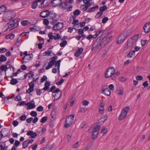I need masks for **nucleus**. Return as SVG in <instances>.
Instances as JSON below:
<instances>
[{"label": "nucleus", "instance_id": "nucleus-1", "mask_svg": "<svg viewBox=\"0 0 150 150\" xmlns=\"http://www.w3.org/2000/svg\"><path fill=\"white\" fill-rule=\"evenodd\" d=\"M105 33L102 34L100 35L94 42L91 48V50H95L97 51L100 50L102 47L106 45L104 40V38L106 37Z\"/></svg>", "mask_w": 150, "mask_h": 150}, {"label": "nucleus", "instance_id": "nucleus-2", "mask_svg": "<svg viewBox=\"0 0 150 150\" xmlns=\"http://www.w3.org/2000/svg\"><path fill=\"white\" fill-rule=\"evenodd\" d=\"M129 110V106L126 107L122 109L118 117V120H121L124 118L127 115V113Z\"/></svg>", "mask_w": 150, "mask_h": 150}, {"label": "nucleus", "instance_id": "nucleus-3", "mask_svg": "<svg viewBox=\"0 0 150 150\" xmlns=\"http://www.w3.org/2000/svg\"><path fill=\"white\" fill-rule=\"evenodd\" d=\"M129 35L127 32H126L121 34L118 38L116 42L117 44L121 43L122 42L124 41L127 38V37Z\"/></svg>", "mask_w": 150, "mask_h": 150}, {"label": "nucleus", "instance_id": "nucleus-4", "mask_svg": "<svg viewBox=\"0 0 150 150\" xmlns=\"http://www.w3.org/2000/svg\"><path fill=\"white\" fill-rule=\"evenodd\" d=\"M115 69L113 67L108 68L105 74V76L106 78H109L114 75Z\"/></svg>", "mask_w": 150, "mask_h": 150}, {"label": "nucleus", "instance_id": "nucleus-5", "mask_svg": "<svg viewBox=\"0 0 150 150\" xmlns=\"http://www.w3.org/2000/svg\"><path fill=\"white\" fill-rule=\"evenodd\" d=\"M100 126L98 125L95 127L93 131L92 138L93 139H95L98 135Z\"/></svg>", "mask_w": 150, "mask_h": 150}, {"label": "nucleus", "instance_id": "nucleus-6", "mask_svg": "<svg viewBox=\"0 0 150 150\" xmlns=\"http://www.w3.org/2000/svg\"><path fill=\"white\" fill-rule=\"evenodd\" d=\"M7 24L8 27V28L9 27V25H10V27L12 28V29L10 30H11L18 26L19 24V22L17 19H14L8 23Z\"/></svg>", "mask_w": 150, "mask_h": 150}, {"label": "nucleus", "instance_id": "nucleus-7", "mask_svg": "<svg viewBox=\"0 0 150 150\" xmlns=\"http://www.w3.org/2000/svg\"><path fill=\"white\" fill-rule=\"evenodd\" d=\"M15 14V13L11 10L7 11L4 14V17L8 20H10L13 18V15Z\"/></svg>", "mask_w": 150, "mask_h": 150}, {"label": "nucleus", "instance_id": "nucleus-8", "mask_svg": "<svg viewBox=\"0 0 150 150\" xmlns=\"http://www.w3.org/2000/svg\"><path fill=\"white\" fill-rule=\"evenodd\" d=\"M64 25L63 23L58 22L55 25H53L52 29L53 30H59L63 28Z\"/></svg>", "mask_w": 150, "mask_h": 150}, {"label": "nucleus", "instance_id": "nucleus-9", "mask_svg": "<svg viewBox=\"0 0 150 150\" xmlns=\"http://www.w3.org/2000/svg\"><path fill=\"white\" fill-rule=\"evenodd\" d=\"M55 93V94L54 96V100H57L60 98L62 94V92L58 88H57L55 91L52 92V93ZM53 96L54 95L52 94Z\"/></svg>", "mask_w": 150, "mask_h": 150}, {"label": "nucleus", "instance_id": "nucleus-10", "mask_svg": "<svg viewBox=\"0 0 150 150\" xmlns=\"http://www.w3.org/2000/svg\"><path fill=\"white\" fill-rule=\"evenodd\" d=\"M27 135L29 136L30 138H34L37 136V134L36 132H34L33 131L30 130L28 132Z\"/></svg>", "mask_w": 150, "mask_h": 150}, {"label": "nucleus", "instance_id": "nucleus-11", "mask_svg": "<svg viewBox=\"0 0 150 150\" xmlns=\"http://www.w3.org/2000/svg\"><path fill=\"white\" fill-rule=\"evenodd\" d=\"M26 105L28 106L27 109H31L35 108V102L33 100L30 102L26 104Z\"/></svg>", "mask_w": 150, "mask_h": 150}, {"label": "nucleus", "instance_id": "nucleus-12", "mask_svg": "<svg viewBox=\"0 0 150 150\" xmlns=\"http://www.w3.org/2000/svg\"><path fill=\"white\" fill-rule=\"evenodd\" d=\"M104 104L102 102H101L99 105V113L101 115L104 113Z\"/></svg>", "mask_w": 150, "mask_h": 150}, {"label": "nucleus", "instance_id": "nucleus-13", "mask_svg": "<svg viewBox=\"0 0 150 150\" xmlns=\"http://www.w3.org/2000/svg\"><path fill=\"white\" fill-rule=\"evenodd\" d=\"M143 29L144 32L147 33L150 31V23H148L144 26Z\"/></svg>", "mask_w": 150, "mask_h": 150}, {"label": "nucleus", "instance_id": "nucleus-14", "mask_svg": "<svg viewBox=\"0 0 150 150\" xmlns=\"http://www.w3.org/2000/svg\"><path fill=\"white\" fill-rule=\"evenodd\" d=\"M49 10H47L44 11L41 13L40 14V16L42 18H45L49 16V13H48Z\"/></svg>", "mask_w": 150, "mask_h": 150}, {"label": "nucleus", "instance_id": "nucleus-15", "mask_svg": "<svg viewBox=\"0 0 150 150\" xmlns=\"http://www.w3.org/2000/svg\"><path fill=\"white\" fill-rule=\"evenodd\" d=\"M83 49V48H79L74 53V56L77 57L80 55L82 53Z\"/></svg>", "mask_w": 150, "mask_h": 150}, {"label": "nucleus", "instance_id": "nucleus-16", "mask_svg": "<svg viewBox=\"0 0 150 150\" xmlns=\"http://www.w3.org/2000/svg\"><path fill=\"white\" fill-rule=\"evenodd\" d=\"M62 1L58 0H53L51 1V4L53 6L56 7Z\"/></svg>", "mask_w": 150, "mask_h": 150}, {"label": "nucleus", "instance_id": "nucleus-17", "mask_svg": "<svg viewBox=\"0 0 150 150\" xmlns=\"http://www.w3.org/2000/svg\"><path fill=\"white\" fill-rule=\"evenodd\" d=\"M0 133H2L4 136H7L10 133V130L8 129L4 128L2 129L0 131Z\"/></svg>", "mask_w": 150, "mask_h": 150}, {"label": "nucleus", "instance_id": "nucleus-18", "mask_svg": "<svg viewBox=\"0 0 150 150\" xmlns=\"http://www.w3.org/2000/svg\"><path fill=\"white\" fill-rule=\"evenodd\" d=\"M139 37L138 34L135 35H134L132 36L131 38V39H129L127 41V42L129 44V42H131V43H133V42L132 41V40H136Z\"/></svg>", "mask_w": 150, "mask_h": 150}, {"label": "nucleus", "instance_id": "nucleus-19", "mask_svg": "<svg viewBox=\"0 0 150 150\" xmlns=\"http://www.w3.org/2000/svg\"><path fill=\"white\" fill-rule=\"evenodd\" d=\"M48 13H49V16L50 17V19H53L55 18L57 14L56 13H54L53 11H49L48 12Z\"/></svg>", "mask_w": 150, "mask_h": 150}, {"label": "nucleus", "instance_id": "nucleus-20", "mask_svg": "<svg viewBox=\"0 0 150 150\" xmlns=\"http://www.w3.org/2000/svg\"><path fill=\"white\" fill-rule=\"evenodd\" d=\"M72 122L69 121L68 118H67L66 120L65 123L64 125V127L66 128H67L70 127L71 125Z\"/></svg>", "mask_w": 150, "mask_h": 150}, {"label": "nucleus", "instance_id": "nucleus-21", "mask_svg": "<svg viewBox=\"0 0 150 150\" xmlns=\"http://www.w3.org/2000/svg\"><path fill=\"white\" fill-rule=\"evenodd\" d=\"M50 85V82L48 81H46L45 83V87L43 88V89L45 91H46L49 90V86Z\"/></svg>", "mask_w": 150, "mask_h": 150}, {"label": "nucleus", "instance_id": "nucleus-22", "mask_svg": "<svg viewBox=\"0 0 150 150\" xmlns=\"http://www.w3.org/2000/svg\"><path fill=\"white\" fill-rule=\"evenodd\" d=\"M102 93L107 96H109L111 93L110 90L108 88H106L103 90Z\"/></svg>", "mask_w": 150, "mask_h": 150}, {"label": "nucleus", "instance_id": "nucleus-23", "mask_svg": "<svg viewBox=\"0 0 150 150\" xmlns=\"http://www.w3.org/2000/svg\"><path fill=\"white\" fill-rule=\"evenodd\" d=\"M13 75L11 76V80L10 83L12 85H15L18 83V81L16 79L12 78V77H13Z\"/></svg>", "mask_w": 150, "mask_h": 150}, {"label": "nucleus", "instance_id": "nucleus-24", "mask_svg": "<svg viewBox=\"0 0 150 150\" xmlns=\"http://www.w3.org/2000/svg\"><path fill=\"white\" fill-rule=\"evenodd\" d=\"M53 148L52 145L47 144L43 148L42 150H52Z\"/></svg>", "mask_w": 150, "mask_h": 150}, {"label": "nucleus", "instance_id": "nucleus-25", "mask_svg": "<svg viewBox=\"0 0 150 150\" xmlns=\"http://www.w3.org/2000/svg\"><path fill=\"white\" fill-rule=\"evenodd\" d=\"M28 55L25 56L22 58V60H23L22 62V63L23 64L24 63H26L28 62L29 60Z\"/></svg>", "mask_w": 150, "mask_h": 150}, {"label": "nucleus", "instance_id": "nucleus-26", "mask_svg": "<svg viewBox=\"0 0 150 150\" xmlns=\"http://www.w3.org/2000/svg\"><path fill=\"white\" fill-rule=\"evenodd\" d=\"M14 37V35L13 33L9 34L5 36V38L6 39H13Z\"/></svg>", "mask_w": 150, "mask_h": 150}, {"label": "nucleus", "instance_id": "nucleus-27", "mask_svg": "<svg viewBox=\"0 0 150 150\" xmlns=\"http://www.w3.org/2000/svg\"><path fill=\"white\" fill-rule=\"evenodd\" d=\"M7 58L4 55L1 54L0 57V62H4L6 61Z\"/></svg>", "mask_w": 150, "mask_h": 150}, {"label": "nucleus", "instance_id": "nucleus-28", "mask_svg": "<svg viewBox=\"0 0 150 150\" xmlns=\"http://www.w3.org/2000/svg\"><path fill=\"white\" fill-rule=\"evenodd\" d=\"M92 0H83L84 3L88 5V6L89 7L91 5V2Z\"/></svg>", "mask_w": 150, "mask_h": 150}, {"label": "nucleus", "instance_id": "nucleus-29", "mask_svg": "<svg viewBox=\"0 0 150 150\" xmlns=\"http://www.w3.org/2000/svg\"><path fill=\"white\" fill-rule=\"evenodd\" d=\"M8 69L6 65L1 66L0 67V69L1 71H6Z\"/></svg>", "mask_w": 150, "mask_h": 150}, {"label": "nucleus", "instance_id": "nucleus-30", "mask_svg": "<svg viewBox=\"0 0 150 150\" xmlns=\"http://www.w3.org/2000/svg\"><path fill=\"white\" fill-rule=\"evenodd\" d=\"M38 6V2H36L35 0V1H33V2L32 4L31 5V8L33 9H34L37 7Z\"/></svg>", "mask_w": 150, "mask_h": 150}, {"label": "nucleus", "instance_id": "nucleus-31", "mask_svg": "<svg viewBox=\"0 0 150 150\" xmlns=\"http://www.w3.org/2000/svg\"><path fill=\"white\" fill-rule=\"evenodd\" d=\"M6 6L3 5L0 6V14L2 12H4L6 10Z\"/></svg>", "mask_w": 150, "mask_h": 150}, {"label": "nucleus", "instance_id": "nucleus-32", "mask_svg": "<svg viewBox=\"0 0 150 150\" xmlns=\"http://www.w3.org/2000/svg\"><path fill=\"white\" fill-rule=\"evenodd\" d=\"M74 115H69L67 118H68L69 120V121L70 122H73V120H74Z\"/></svg>", "mask_w": 150, "mask_h": 150}, {"label": "nucleus", "instance_id": "nucleus-33", "mask_svg": "<svg viewBox=\"0 0 150 150\" xmlns=\"http://www.w3.org/2000/svg\"><path fill=\"white\" fill-rule=\"evenodd\" d=\"M29 144H28V141L26 140L23 142L22 143V145L23 148L25 149L28 146Z\"/></svg>", "mask_w": 150, "mask_h": 150}, {"label": "nucleus", "instance_id": "nucleus-34", "mask_svg": "<svg viewBox=\"0 0 150 150\" xmlns=\"http://www.w3.org/2000/svg\"><path fill=\"white\" fill-rule=\"evenodd\" d=\"M105 35H106V34H105ZM112 38V37L111 36L110 37H108L106 38V37L104 38V40H105V41L106 45L108 43L109 41Z\"/></svg>", "mask_w": 150, "mask_h": 150}, {"label": "nucleus", "instance_id": "nucleus-35", "mask_svg": "<svg viewBox=\"0 0 150 150\" xmlns=\"http://www.w3.org/2000/svg\"><path fill=\"white\" fill-rule=\"evenodd\" d=\"M116 93L119 95H122L123 94V89L121 88L118 89L116 90Z\"/></svg>", "mask_w": 150, "mask_h": 150}, {"label": "nucleus", "instance_id": "nucleus-36", "mask_svg": "<svg viewBox=\"0 0 150 150\" xmlns=\"http://www.w3.org/2000/svg\"><path fill=\"white\" fill-rule=\"evenodd\" d=\"M44 2L45 1H44V0L42 2L40 5L38 6V7L39 8H43L45 7H46L47 6V5H46V4H45Z\"/></svg>", "mask_w": 150, "mask_h": 150}, {"label": "nucleus", "instance_id": "nucleus-37", "mask_svg": "<svg viewBox=\"0 0 150 150\" xmlns=\"http://www.w3.org/2000/svg\"><path fill=\"white\" fill-rule=\"evenodd\" d=\"M81 13V11L79 9L76 10L73 12V14L75 16H78Z\"/></svg>", "mask_w": 150, "mask_h": 150}, {"label": "nucleus", "instance_id": "nucleus-38", "mask_svg": "<svg viewBox=\"0 0 150 150\" xmlns=\"http://www.w3.org/2000/svg\"><path fill=\"white\" fill-rule=\"evenodd\" d=\"M48 119V117L47 116H45L43 117L40 120V122L41 123H45L47 121Z\"/></svg>", "mask_w": 150, "mask_h": 150}, {"label": "nucleus", "instance_id": "nucleus-39", "mask_svg": "<svg viewBox=\"0 0 150 150\" xmlns=\"http://www.w3.org/2000/svg\"><path fill=\"white\" fill-rule=\"evenodd\" d=\"M67 44V41L65 40H64L60 44V45L61 47H64Z\"/></svg>", "mask_w": 150, "mask_h": 150}, {"label": "nucleus", "instance_id": "nucleus-40", "mask_svg": "<svg viewBox=\"0 0 150 150\" xmlns=\"http://www.w3.org/2000/svg\"><path fill=\"white\" fill-rule=\"evenodd\" d=\"M107 6L106 5H105L103 6L100 8V12L104 11L107 9Z\"/></svg>", "mask_w": 150, "mask_h": 150}, {"label": "nucleus", "instance_id": "nucleus-41", "mask_svg": "<svg viewBox=\"0 0 150 150\" xmlns=\"http://www.w3.org/2000/svg\"><path fill=\"white\" fill-rule=\"evenodd\" d=\"M134 53H135V51L134 50L130 51L127 54V56L128 57H131L132 56V55Z\"/></svg>", "mask_w": 150, "mask_h": 150}, {"label": "nucleus", "instance_id": "nucleus-42", "mask_svg": "<svg viewBox=\"0 0 150 150\" xmlns=\"http://www.w3.org/2000/svg\"><path fill=\"white\" fill-rule=\"evenodd\" d=\"M103 14L102 12H100V11H98L97 14L95 16V17L96 18H98L100 17Z\"/></svg>", "mask_w": 150, "mask_h": 150}, {"label": "nucleus", "instance_id": "nucleus-43", "mask_svg": "<svg viewBox=\"0 0 150 150\" xmlns=\"http://www.w3.org/2000/svg\"><path fill=\"white\" fill-rule=\"evenodd\" d=\"M38 29H36L35 28L32 27L30 28V29L31 31L35 32L36 31H38L40 30V28L39 27L38 28Z\"/></svg>", "mask_w": 150, "mask_h": 150}, {"label": "nucleus", "instance_id": "nucleus-44", "mask_svg": "<svg viewBox=\"0 0 150 150\" xmlns=\"http://www.w3.org/2000/svg\"><path fill=\"white\" fill-rule=\"evenodd\" d=\"M51 52L52 51L51 50L46 51L43 53V55L49 56L50 55Z\"/></svg>", "mask_w": 150, "mask_h": 150}, {"label": "nucleus", "instance_id": "nucleus-45", "mask_svg": "<svg viewBox=\"0 0 150 150\" xmlns=\"http://www.w3.org/2000/svg\"><path fill=\"white\" fill-rule=\"evenodd\" d=\"M49 23V21L48 19H45L43 20V23L45 25H48Z\"/></svg>", "mask_w": 150, "mask_h": 150}, {"label": "nucleus", "instance_id": "nucleus-46", "mask_svg": "<svg viewBox=\"0 0 150 150\" xmlns=\"http://www.w3.org/2000/svg\"><path fill=\"white\" fill-rule=\"evenodd\" d=\"M3 143L4 144V146H3L2 144L0 145V147L1 148V150H6L7 149H5V147L6 145L5 142H4Z\"/></svg>", "mask_w": 150, "mask_h": 150}, {"label": "nucleus", "instance_id": "nucleus-47", "mask_svg": "<svg viewBox=\"0 0 150 150\" xmlns=\"http://www.w3.org/2000/svg\"><path fill=\"white\" fill-rule=\"evenodd\" d=\"M27 118V116L26 115H22L20 117L19 119L21 121H23L25 120Z\"/></svg>", "mask_w": 150, "mask_h": 150}, {"label": "nucleus", "instance_id": "nucleus-48", "mask_svg": "<svg viewBox=\"0 0 150 150\" xmlns=\"http://www.w3.org/2000/svg\"><path fill=\"white\" fill-rule=\"evenodd\" d=\"M30 115L33 117H36L37 115V114L36 112L35 111H32L30 113Z\"/></svg>", "mask_w": 150, "mask_h": 150}, {"label": "nucleus", "instance_id": "nucleus-49", "mask_svg": "<svg viewBox=\"0 0 150 150\" xmlns=\"http://www.w3.org/2000/svg\"><path fill=\"white\" fill-rule=\"evenodd\" d=\"M28 23L29 22L27 20L22 21L21 22V24L24 26L28 24Z\"/></svg>", "mask_w": 150, "mask_h": 150}, {"label": "nucleus", "instance_id": "nucleus-50", "mask_svg": "<svg viewBox=\"0 0 150 150\" xmlns=\"http://www.w3.org/2000/svg\"><path fill=\"white\" fill-rule=\"evenodd\" d=\"M42 43H40L38 44V47L40 49L42 48V45L44 44V41L43 38H42Z\"/></svg>", "mask_w": 150, "mask_h": 150}, {"label": "nucleus", "instance_id": "nucleus-51", "mask_svg": "<svg viewBox=\"0 0 150 150\" xmlns=\"http://www.w3.org/2000/svg\"><path fill=\"white\" fill-rule=\"evenodd\" d=\"M37 110L39 112L42 111L43 110V107L41 105L39 106L37 108Z\"/></svg>", "mask_w": 150, "mask_h": 150}, {"label": "nucleus", "instance_id": "nucleus-52", "mask_svg": "<svg viewBox=\"0 0 150 150\" xmlns=\"http://www.w3.org/2000/svg\"><path fill=\"white\" fill-rule=\"evenodd\" d=\"M28 85L30 88H31L34 89V83L32 81L29 83Z\"/></svg>", "mask_w": 150, "mask_h": 150}, {"label": "nucleus", "instance_id": "nucleus-53", "mask_svg": "<svg viewBox=\"0 0 150 150\" xmlns=\"http://www.w3.org/2000/svg\"><path fill=\"white\" fill-rule=\"evenodd\" d=\"M7 51V50L5 48L2 47L0 48V53H3L6 52Z\"/></svg>", "mask_w": 150, "mask_h": 150}, {"label": "nucleus", "instance_id": "nucleus-54", "mask_svg": "<svg viewBox=\"0 0 150 150\" xmlns=\"http://www.w3.org/2000/svg\"><path fill=\"white\" fill-rule=\"evenodd\" d=\"M136 78L137 80L141 81L143 79V77L140 75H137L136 76Z\"/></svg>", "mask_w": 150, "mask_h": 150}, {"label": "nucleus", "instance_id": "nucleus-55", "mask_svg": "<svg viewBox=\"0 0 150 150\" xmlns=\"http://www.w3.org/2000/svg\"><path fill=\"white\" fill-rule=\"evenodd\" d=\"M64 81V80L63 79H62L56 83V84L57 85H60L62 84Z\"/></svg>", "mask_w": 150, "mask_h": 150}, {"label": "nucleus", "instance_id": "nucleus-56", "mask_svg": "<svg viewBox=\"0 0 150 150\" xmlns=\"http://www.w3.org/2000/svg\"><path fill=\"white\" fill-rule=\"evenodd\" d=\"M108 20V17L104 18L102 20V23H105Z\"/></svg>", "mask_w": 150, "mask_h": 150}, {"label": "nucleus", "instance_id": "nucleus-57", "mask_svg": "<svg viewBox=\"0 0 150 150\" xmlns=\"http://www.w3.org/2000/svg\"><path fill=\"white\" fill-rule=\"evenodd\" d=\"M47 79V77L45 75L43 76L41 79V83H42L46 81Z\"/></svg>", "mask_w": 150, "mask_h": 150}, {"label": "nucleus", "instance_id": "nucleus-58", "mask_svg": "<svg viewBox=\"0 0 150 150\" xmlns=\"http://www.w3.org/2000/svg\"><path fill=\"white\" fill-rule=\"evenodd\" d=\"M56 87L55 86H52L47 91L48 92H53V91L56 88Z\"/></svg>", "mask_w": 150, "mask_h": 150}, {"label": "nucleus", "instance_id": "nucleus-59", "mask_svg": "<svg viewBox=\"0 0 150 150\" xmlns=\"http://www.w3.org/2000/svg\"><path fill=\"white\" fill-rule=\"evenodd\" d=\"M87 124V122H82L80 126V127L81 128H83L84 126L86 125Z\"/></svg>", "mask_w": 150, "mask_h": 150}, {"label": "nucleus", "instance_id": "nucleus-60", "mask_svg": "<svg viewBox=\"0 0 150 150\" xmlns=\"http://www.w3.org/2000/svg\"><path fill=\"white\" fill-rule=\"evenodd\" d=\"M56 35H57V37L55 36H54V39L55 40L59 39L61 38V37H60V36L59 34L57 33L56 34Z\"/></svg>", "mask_w": 150, "mask_h": 150}, {"label": "nucleus", "instance_id": "nucleus-61", "mask_svg": "<svg viewBox=\"0 0 150 150\" xmlns=\"http://www.w3.org/2000/svg\"><path fill=\"white\" fill-rule=\"evenodd\" d=\"M20 142L18 140H16L15 141L14 145V146L16 147H17L18 146H19L20 145Z\"/></svg>", "mask_w": 150, "mask_h": 150}, {"label": "nucleus", "instance_id": "nucleus-62", "mask_svg": "<svg viewBox=\"0 0 150 150\" xmlns=\"http://www.w3.org/2000/svg\"><path fill=\"white\" fill-rule=\"evenodd\" d=\"M33 90L34 89L29 87L28 89L26 90V92L27 93H30L33 92Z\"/></svg>", "mask_w": 150, "mask_h": 150}, {"label": "nucleus", "instance_id": "nucleus-63", "mask_svg": "<svg viewBox=\"0 0 150 150\" xmlns=\"http://www.w3.org/2000/svg\"><path fill=\"white\" fill-rule=\"evenodd\" d=\"M108 117V116L107 115H103L102 116L101 120L104 119V121H105L107 119Z\"/></svg>", "mask_w": 150, "mask_h": 150}, {"label": "nucleus", "instance_id": "nucleus-64", "mask_svg": "<svg viewBox=\"0 0 150 150\" xmlns=\"http://www.w3.org/2000/svg\"><path fill=\"white\" fill-rule=\"evenodd\" d=\"M142 85L145 88L147 87L149 85L147 81H146L144 82L142 84Z\"/></svg>", "mask_w": 150, "mask_h": 150}]
</instances>
